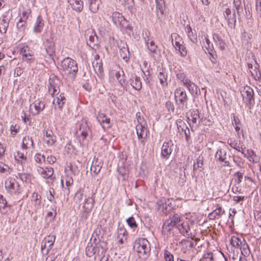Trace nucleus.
Segmentation results:
<instances>
[{
	"label": "nucleus",
	"instance_id": "0e129e2a",
	"mask_svg": "<svg viewBox=\"0 0 261 261\" xmlns=\"http://www.w3.org/2000/svg\"><path fill=\"white\" fill-rule=\"evenodd\" d=\"M36 163L41 164L45 161V156L40 153H36L34 156Z\"/></svg>",
	"mask_w": 261,
	"mask_h": 261
},
{
	"label": "nucleus",
	"instance_id": "c756f323",
	"mask_svg": "<svg viewBox=\"0 0 261 261\" xmlns=\"http://www.w3.org/2000/svg\"><path fill=\"white\" fill-rule=\"evenodd\" d=\"M21 147L23 150H32L34 148L32 137L25 136L22 139Z\"/></svg>",
	"mask_w": 261,
	"mask_h": 261
},
{
	"label": "nucleus",
	"instance_id": "f8f14e48",
	"mask_svg": "<svg viewBox=\"0 0 261 261\" xmlns=\"http://www.w3.org/2000/svg\"><path fill=\"white\" fill-rule=\"evenodd\" d=\"M215 159L219 161L223 166H230L229 160L230 156L227 154L226 149L220 148L217 151L215 155Z\"/></svg>",
	"mask_w": 261,
	"mask_h": 261
},
{
	"label": "nucleus",
	"instance_id": "f3484780",
	"mask_svg": "<svg viewBox=\"0 0 261 261\" xmlns=\"http://www.w3.org/2000/svg\"><path fill=\"white\" fill-rule=\"evenodd\" d=\"M110 76V79L116 80L121 87H124L125 86L124 73L122 69L112 70Z\"/></svg>",
	"mask_w": 261,
	"mask_h": 261
},
{
	"label": "nucleus",
	"instance_id": "72a5a7b5",
	"mask_svg": "<svg viewBox=\"0 0 261 261\" xmlns=\"http://www.w3.org/2000/svg\"><path fill=\"white\" fill-rule=\"evenodd\" d=\"M213 39L216 45L217 46L220 50H224L225 49V42L218 34L214 33L213 34Z\"/></svg>",
	"mask_w": 261,
	"mask_h": 261
},
{
	"label": "nucleus",
	"instance_id": "6e6d98bb",
	"mask_svg": "<svg viewBox=\"0 0 261 261\" xmlns=\"http://www.w3.org/2000/svg\"><path fill=\"white\" fill-rule=\"evenodd\" d=\"M243 179V173L241 172H237L233 175V181L234 184L237 185H239L242 182V179Z\"/></svg>",
	"mask_w": 261,
	"mask_h": 261
},
{
	"label": "nucleus",
	"instance_id": "20e7f679",
	"mask_svg": "<svg viewBox=\"0 0 261 261\" xmlns=\"http://www.w3.org/2000/svg\"><path fill=\"white\" fill-rule=\"evenodd\" d=\"M141 119L138 120V123L136 126V133L141 148L144 149L147 141V137L149 134L147 125L144 121L141 122Z\"/></svg>",
	"mask_w": 261,
	"mask_h": 261
},
{
	"label": "nucleus",
	"instance_id": "4be33fe9",
	"mask_svg": "<svg viewBox=\"0 0 261 261\" xmlns=\"http://www.w3.org/2000/svg\"><path fill=\"white\" fill-rule=\"evenodd\" d=\"M36 170L39 174H40L44 178H49L51 177L54 174V169L51 167H42L37 166H36Z\"/></svg>",
	"mask_w": 261,
	"mask_h": 261
},
{
	"label": "nucleus",
	"instance_id": "bf43d9fd",
	"mask_svg": "<svg viewBox=\"0 0 261 261\" xmlns=\"http://www.w3.org/2000/svg\"><path fill=\"white\" fill-rule=\"evenodd\" d=\"M7 202L6 200L4 198L3 195H0V212L2 213H6L5 207L7 206Z\"/></svg>",
	"mask_w": 261,
	"mask_h": 261
},
{
	"label": "nucleus",
	"instance_id": "58836bf2",
	"mask_svg": "<svg viewBox=\"0 0 261 261\" xmlns=\"http://www.w3.org/2000/svg\"><path fill=\"white\" fill-rule=\"evenodd\" d=\"M117 171L119 173L118 179L119 180H121L122 181H124L126 180L128 178V171L127 168H125L124 166H119L118 168Z\"/></svg>",
	"mask_w": 261,
	"mask_h": 261
},
{
	"label": "nucleus",
	"instance_id": "f257e3e1",
	"mask_svg": "<svg viewBox=\"0 0 261 261\" xmlns=\"http://www.w3.org/2000/svg\"><path fill=\"white\" fill-rule=\"evenodd\" d=\"M61 82L58 77L54 75L49 79L48 92L52 96L56 95L53 104L55 109L62 110L66 101V97L63 93L59 94Z\"/></svg>",
	"mask_w": 261,
	"mask_h": 261
},
{
	"label": "nucleus",
	"instance_id": "052dcab7",
	"mask_svg": "<svg viewBox=\"0 0 261 261\" xmlns=\"http://www.w3.org/2000/svg\"><path fill=\"white\" fill-rule=\"evenodd\" d=\"M176 77L182 83L184 86L190 80L186 76V74L182 72H179V73H177L176 74Z\"/></svg>",
	"mask_w": 261,
	"mask_h": 261
},
{
	"label": "nucleus",
	"instance_id": "f03ea898",
	"mask_svg": "<svg viewBox=\"0 0 261 261\" xmlns=\"http://www.w3.org/2000/svg\"><path fill=\"white\" fill-rule=\"evenodd\" d=\"M92 132L86 119L79 121L75 126V135L78 142L83 146H88L92 140Z\"/></svg>",
	"mask_w": 261,
	"mask_h": 261
},
{
	"label": "nucleus",
	"instance_id": "39448f33",
	"mask_svg": "<svg viewBox=\"0 0 261 261\" xmlns=\"http://www.w3.org/2000/svg\"><path fill=\"white\" fill-rule=\"evenodd\" d=\"M134 249L137 252L140 257L146 258L150 251V244L148 240L144 238H140L135 241Z\"/></svg>",
	"mask_w": 261,
	"mask_h": 261
},
{
	"label": "nucleus",
	"instance_id": "4d7b16f0",
	"mask_svg": "<svg viewBox=\"0 0 261 261\" xmlns=\"http://www.w3.org/2000/svg\"><path fill=\"white\" fill-rule=\"evenodd\" d=\"M228 144L233 148L235 149L238 151L241 152L243 150L242 146H240V144H238L237 142L235 140L230 139L228 140Z\"/></svg>",
	"mask_w": 261,
	"mask_h": 261
},
{
	"label": "nucleus",
	"instance_id": "e433bc0d",
	"mask_svg": "<svg viewBox=\"0 0 261 261\" xmlns=\"http://www.w3.org/2000/svg\"><path fill=\"white\" fill-rule=\"evenodd\" d=\"M130 84L133 88L136 90H140L142 88V83L139 77L132 75L130 79Z\"/></svg>",
	"mask_w": 261,
	"mask_h": 261
},
{
	"label": "nucleus",
	"instance_id": "473e14b6",
	"mask_svg": "<svg viewBox=\"0 0 261 261\" xmlns=\"http://www.w3.org/2000/svg\"><path fill=\"white\" fill-rule=\"evenodd\" d=\"M126 230L124 228L120 227L118 229L117 240L119 244H122L126 241Z\"/></svg>",
	"mask_w": 261,
	"mask_h": 261
},
{
	"label": "nucleus",
	"instance_id": "5701e85b",
	"mask_svg": "<svg viewBox=\"0 0 261 261\" xmlns=\"http://www.w3.org/2000/svg\"><path fill=\"white\" fill-rule=\"evenodd\" d=\"M119 48L120 56L127 61L129 58L130 55L127 44L125 42H121L119 45Z\"/></svg>",
	"mask_w": 261,
	"mask_h": 261
},
{
	"label": "nucleus",
	"instance_id": "5fc2aeb1",
	"mask_svg": "<svg viewBox=\"0 0 261 261\" xmlns=\"http://www.w3.org/2000/svg\"><path fill=\"white\" fill-rule=\"evenodd\" d=\"M28 23L27 21L22 20V19H19L16 24V28L19 32H24L27 29Z\"/></svg>",
	"mask_w": 261,
	"mask_h": 261
},
{
	"label": "nucleus",
	"instance_id": "c85d7f7f",
	"mask_svg": "<svg viewBox=\"0 0 261 261\" xmlns=\"http://www.w3.org/2000/svg\"><path fill=\"white\" fill-rule=\"evenodd\" d=\"M97 119L102 128L104 129L110 127V119L108 118L105 114H99L97 117Z\"/></svg>",
	"mask_w": 261,
	"mask_h": 261
},
{
	"label": "nucleus",
	"instance_id": "69168bd1",
	"mask_svg": "<svg viewBox=\"0 0 261 261\" xmlns=\"http://www.w3.org/2000/svg\"><path fill=\"white\" fill-rule=\"evenodd\" d=\"M225 19H227L228 24L229 25H235L236 23V18L235 13L231 14L230 15L228 16V17H225Z\"/></svg>",
	"mask_w": 261,
	"mask_h": 261
},
{
	"label": "nucleus",
	"instance_id": "a211bd4d",
	"mask_svg": "<svg viewBox=\"0 0 261 261\" xmlns=\"http://www.w3.org/2000/svg\"><path fill=\"white\" fill-rule=\"evenodd\" d=\"M45 108L43 101L38 99L30 106V112L34 116L38 115Z\"/></svg>",
	"mask_w": 261,
	"mask_h": 261
},
{
	"label": "nucleus",
	"instance_id": "e2e57ef3",
	"mask_svg": "<svg viewBox=\"0 0 261 261\" xmlns=\"http://www.w3.org/2000/svg\"><path fill=\"white\" fill-rule=\"evenodd\" d=\"M203 165V159L202 158L199 157L197 160L196 163H194L193 165L194 171H196L198 168H202Z\"/></svg>",
	"mask_w": 261,
	"mask_h": 261
},
{
	"label": "nucleus",
	"instance_id": "37998d69",
	"mask_svg": "<svg viewBox=\"0 0 261 261\" xmlns=\"http://www.w3.org/2000/svg\"><path fill=\"white\" fill-rule=\"evenodd\" d=\"M243 238H240L238 236H233L231 237L230 240V244L233 247L238 249L242 244Z\"/></svg>",
	"mask_w": 261,
	"mask_h": 261
},
{
	"label": "nucleus",
	"instance_id": "cd10ccee",
	"mask_svg": "<svg viewBox=\"0 0 261 261\" xmlns=\"http://www.w3.org/2000/svg\"><path fill=\"white\" fill-rule=\"evenodd\" d=\"M10 18L7 15H2L0 18V32L5 34L9 25Z\"/></svg>",
	"mask_w": 261,
	"mask_h": 261
},
{
	"label": "nucleus",
	"instance_id": "2f4dec72",
	"mask_svg": "<svg viewBox=\"0 0 261 261\" xmlns=\"http://www.w3.org/2000/svg\"><path fill=\"white\" fill-rule=\"evenodd\" d=\"M68 2L73 10L79 12L83 10L84 2L82 0H68Z\"/></svg>",
	"mask_w": 261,
	"mask_h": 261
},
{
	"label": "nucleus",
	"instance_id": "79ce46f5",
	"mask_svg": "<svg viewBox=\"0 0 261 261\" xmlns=\"http://www.w3.org/2000/svg\"><path fill=\"white\" fill-rule=\"evenodd\" d=\"M223 213L224 211H222V207L221 206H219L209 214L208 217L210 219L214 220L216 218H219Z\"/></svg>",
	"mask_w": 261,
	"mask_h": 261
},
{
	"label": "nucleus",
	"instance_id": "ddd939ff",
	"mask_svg": "<svg viewBox=\"0 0 261 261\" xmlns=\"http://www.w3.org/2000/svg\"><path fill=\"white\" fill-rule=\"evenodd\" d=\"M19 54L23 61L31 63L35 60L34 52L28 45L23 46L20 49Z\"/></svg>",
	"mask_w": 261,
	"mask_h": 261
},
{
	"label": "nucleus",
	"instance_id": "680f3d73",
	"mask_svg": "<svg viewBox=\"0 0 261 261\" xmlns=\"http://www.w3.org/2000/svg\"><path fill=\"white\" fill-rule=\"evenodd\" d=\"M242 153L244 155V157L247 158L251 162L254 161L253 155H254V152L252 150H247L246 152L243 150L241 151Z\"/></svg>",
	"mask_w": 261,
	"mask_h": 261
},
{
	"label": "nucleus",
	"instance_id": "c03bdc74",
	"mask_svg": "<svg viewBox=\"0 0 261 261\" xmlns=\"http://www.w3.org/2000/svg\"><path fill=\"white\" fill-rule=\"evenodd\" d=\"M168 219L173 227L176 226L177 225L181 222V217L177 214L170 216Z\"/></svg>",
	"mask_w": 261,
	"mask_h": 261
},
{
	"label": "nucleus",
	"instance_id": "f704fd0d",
	"mask_svg": "<svg viewBox=\"0 0 261 261\" xmlns=\"http://www.w3.org/2000/svg\"><path fill=\"white\" fill-rule=\"evenodd\" d=\"M167 73L165 69H160L158 74V79L163 87L167 86Z\"/></svg>",
	"mask_w": 261,
	"mask_h": 261
},
{
	"label": "nucleus",
	"instance_id": "7ed1b4c3",
	"mask_svg": "<svg viewBox=\"0 0 261 261\" xmlns=\"http://www.w3.org/2000/svg\"><path fill=\"white\" fill-rule=\"evenodd\" d=\"M96 241L94 239V244L91 241L88 243L86 248V254L89 257L94 255L95 259H99L104 256L107 251V244L103 241L95 242Z\"/></svg>",
	"mask_w": 261,
	"mask_h": 261
},
{
	"label": "nucleus",
	"instance_id": "a19ab883",
	"mask_svg": "<svg viewBox=\"0 0 261 261\" xmlns=\"http://www.w3.org/2000/svg\"><path fill=\"white\" fill-rule=\"evenodd\" d=\"M89 8L90 11L92 13H96L99 9V0H88Z\"/></svg>",
	"mask_w": 261,
	"mask_h": 261
},
{
	"label": "nucleus",
	"instance_id": "b1692460",
	"mask_svg": "<svg viewBox=\"0 0 261 261\" xmlns=\"http://www.w3.org/2000/svg\"><path fill=\"white\" fill-rule=\"evenodd\" d=\"M56 237L54 235H49L44 238L42 240L41 244V251L42 255H45V251L46 250L47 243H50V245L54 244L55 241Z\"/></svg>",
	"mask_w": 261,
	"mask_h": 261
},
{
	"label": "nucleus",
	"instance_id": "9d476101",
	"mask_svg": "<svg viewBox=\"0 0 261 261\" xmlns=\"http://www.w3.org/2000/svg\"><path fill=\"white\" fill-rule=\"evenodd\" d=\"M171 40L172 44L175 49L179 51L181 56L185 57L187 54V51L181 37L178 34L174 33L171 35Z\"/></svg>",
	"mask_w": 261,
	"mask_h": 261
},
{
	"label": "nucleus",
	"instance_id": "dca6fc26",
	"mask_svg": "<svg viewBox=\"0 0 261 261\" xmlns=\"http://www.w3.org/2000/svg\"><path fill=\"white\" fill-rule=\"evenodd\" d=\"M5 187L11 195H18L21 192L19 185L14 179L7 180L5 182Z\"/></svg>",
	"mask_w": 261,
	"mask_h": 261
},
{
	"label": "nucleus",
	"instance_id": "bb28decb",
	"mask_svg": "<svg viewBox=\"0 0 261 261\" xmlns=\"http://www.w3.org/2000/svg\"><path fill=\"white\" fill-rule=\"evenodd\" d=\"M44 20L40 15L38 16L33 26V32L36 34L40 33L44 28Z\"/></svg>",
	"mask_w": 261,
	"mask_h": 261
},
{
	"label": "nucleus",
	"instance_id": "1a4fd4ad",
	"mask_svg": "<svg viewBox=\"0 0 261 261\" xmlns=\"http://www.w3.org/2000/svg\"><path fill=\"white\" fill-rule=\"evenodd\" d=\"M94 200L91 197L85 198L80 212L81 218L86 220L89 217L94 206Z\"/></svg>",
	"mask_w": 261,
	"mask_h": 261
},
{
	"label": "nucleus",
	"instance_id": "338daca9",
	"mask_svg": "<svg viewBox=\"0 0 261 261\" xmlns=\"http://www.w3.org/2000/svg\"><path fill=\"white\" fill-rule=\"evenodd\" d=\"M164 258L165 261H174L173 255L167 250H164Z\"/></svg>",
	"mask_w": 261,
	"mask_h": 261
},
{
	"label": "nucleus",
	"instance_id": "3c124183",
	"mask_svg": "<svg viewBox=\"0 0 261 261\" xmlns=\"http://www.w3.org/2000/svg\"><path fill=\"white\" fill-rule=\"evenodd\" d=\"M16 177L19 178L23 182H29L31 179V175L27 173H18Z\"/></svg>",
	"mask_w": 261,
	"mask_h": 261
},
{
	"label": "nucleus",
	"instance_id": "4c0bfd02",
	"mask_svg": "<svg viewBox=\"0 0 261 261\" xmlns=\"http://www.w3.org/2000/svg\"><path fill=\"white\" fill-rule=\"evenodd\" d=\"M31 202L35 209H39L41 204V196L38 193L34 192L31 196Z\"/></svg>",
	"mask_w": 261,
	"mask_h": 261
},
{
	"label": "nucleus",
	"instance_id": "7c9ffc66",
	"mask_svg": "<svg viewBox=\"0 0 261 261\" xmlns=\"http://www.w3.org/2000/svg\"><path fill=\"white\" fill-rule=\"evenodd\" d=\"M184 86L193 96L197 95L198 92L200 93V89L198 88V86L190 80H189Z\"/></svg>",
	"mask_w": 261,
	"mask_h": 261
},
{
	"label": "nucleus",
	"instance_id": "de8ad7c7",
	"mask_svg": "<svg viewBox=\"0 0 261 261\" xmlns=\"http://www.w3.org/2000/svg\"><path fill=\"white\" fill-rule=\"evenodd\" d=\"M15 160L18 164H20L22 166L25 164L27 162V156L24 155L23 153H21L19 151L17 152L16 154L15 155Z\"/></svg>",
	"mask_w": 261,
	"mask_h": 261
},
{
	"label": "nucleus",
	"instance_id": "0eeeda50",
	"mask_svg": "<svg viewBox=\"0 0 261 261\" xmlns=\"http://www.w3.org/2000/svg\"><path fill=\"white\" fill-rule=\"evenodd\" d=\"M61 67L65 73L72 74L74 76L78 71L77 63L70 58L67 57L61 62Z\"/></svg>",
	"mask_w": 261,
	"mask_h": 261
},
{
	"label": "nucleus",
	"instance_id": "6e6552de",
	"mask_svg": "<svg viewBox=\"0 0 261 261\" xmlns=\"http://www.w3.org/2000/svg\"><path fill=\"white\" fill-rule=\"evenodd\" d=\"M241 94L244 102L249 109H251L255 103L253 89L248 86L245 87L241 91Z\"/></svg>",
	"mask_w": 261,
	"mask_h": 261
},
{
	"label": "nucleus",
	"instance_id": "603ef678",
	"mask_svg": "<svg viewBox=\"0 0 261 261\" xmlns=\"http://www.w3.org/2000/svg\"><path fill=\"white\" fill-rule=\"evenodd\" d=\"M30 17H31V9L29 8L23 9L22 11V14L20 16L19 19H22V20L27 21Z\"/></svg>",
	"mask_w": 261,
	"mask_h": 261
},
{
	"label": "nucleus",
	"instance_id": "864d4df0",
	"mask_svg": "<svg viewBox=\"0 0 261 261\" xmlns=\"http://www.w3.org/2000/svg\"><path fill=\"white\" fill-rule=\"evenodd\" d=\"M84 196V191L82 189L79 190L74 195V201L76 203H81Z\"/></svg>",
	"mask_w": 261,
	"mask_h": 261
},
{
	"label": "nucleus",
	"instance_id": "a878e982",
	"mask_svg": "<svg viewBox=\"0 0 261 261\" xmlns=\"http://www.w3.org/2000/svg\"><path fill=\"white\" fill-rule=\"evenodd\" d=\"M173 200L168 199L164 202L162 203L159 206V209H161L163 213L167 214L170 212L173 207Z\"/></svg>",
	"mask_w": 261,
	"mask_h": 261
},
{
	"label": "nucleus",
	"instance_id": "c9c22d12",
	"mask_svg": "<svg viewBox=\"0 0 261 261\" xmlns=\"http://www.w3.org/2000/svg\"><path fill=\"white\" fill-rule=\"evenodd\" d=\"M92 66L95 73L97 74L98 76L100 77L101 76L103 71L102 61H93Z\"/></svg>",
	"mask_w": 261,
	"mask_h": 261
},
{
	"label": "nucleus",
	"instance_id": "13d9d810",
	"mask_svg": "<svg viewBox=\"0 0 261 261\" xmlns=\"http://www.w3.org/2000/svg\"><path fill=\"white\" fill-rule=\"evenodd\" d=\"M155 3L156 10L160 11L161 14H163L165 7V2L164 0H155Z\"/></svg>",
	"mask_w": 261,
	"mask_h": 261
},
{
	"label": "nucleus",
	"instance_id": "774afa93",
	"mask_svg": "<svg viewBox=\"0 0 261 261\" xmlns=\"http://www.w3.org/2000/svg\"><path fill=\"white\" fill-rule=\"evenodd\" d=\"M97 42V37L94 34L89 36V40L87 41V44L90 46L95 45Z\"/></svg>",
	"mask_w": 261,
	"mask_h": 261
},
{
	"label": "nucleus",
	"instance_id": "9b49d317",
	"mask_svg": "<svg viewBox=\"0 0 261 261\" xmlns=\"http://www.w3.org/2000/svg\"><path fill=\"white\" fill-rule=\"evenodd\" d=\"M176 103L180 108L183 109L187 105L188 98L185 90L181 87L176 89L174 92Z\"/></svg>",
	"mask_w": 261,
	"mask_h": 261
},
{
	"label": "nucleus",
	"instance_id": "6ab92c4d",
	"mask_svg": "<svg viewBox=\"0 0 261 261\" xmlns=\"http://www.w3.org/2000/svg\"><path fill=\"white\" fill-rule=\"evenodd\" d=\"M173 147V143L171 140L165 142L162 147L161 156L167 160L169 158Z\"/></svg>",
	"mask_w": 261,
	"mask_h": 261
},
{
	"label": "nucleus",
	"instance_id": "393cba45",
	"mask_svg": "<svg viewBox=\"0 0 261 261\" xmlns=\"http://www.w3.org/2000/svg\"><path fill=\"white\" fill-rule=\"evenodd\" d=\"M102 165L103 163L101 160L94 157L92 163L91 171L93 172L95 174H98L102 168Z\"/></svg>",
	"mask_w": 261,
	"mask_h": 261
},
{
	"label": "nucleus",
	"instance_id": "a18cd8bd",
	"mask_svg": "<svg viewBox=\"0 0 261 261\" xmlns=\"http://www.w3.org/2000/svg\"><path fill=\"white\" fill-rule=\"evenodd\" d=\"M185 31L190 40L193 42H197V35L196 34H193L192 29L190 25H187L185 28Z\"/></svg>",
	"mask_w": 261,
	"mask_h": 261
},
{
	"label": "nucleus",
	"instance_id": "2eb2a0df",
	"mask_svg": "<svg viewBox=\"0 0 261 261\" xmlns=\"http://www.w3.org/2000/svg\"><path fill=\"white\" fill-rule=\"evenodd\" d=\"M44 44L46 54L50 57L53 56L55 53V43L54 41V37L51 34L45 38Z\"/></svg>",
	"mask_w": 261,
	"mask_h": 261
},
{
	"label": "nucleus",
	"instance_id": "aec40b11",
	"mask_svg": "<svg viewBox=\"0 0 261 261\" xmlns=\"http://www.w3.org/2000/svg\"><path fill=\"white\" fill-rule=\"evenodd\" d=\"M178 230L180 233L184 237L190 238H192V234L190 226L187 222H182L178 225Z\"/></svg>",
	"mask_w": 261,
	"mask_h": 261
},
{
	"label": "nucleus",
	"instance_id": "412c9836",
	"mask_svg": "<svg viewBox=\"0 0 261 261\" xmlns=\"http://www.w3.org/2000/svg\"><path fill=\"white\" fill-rule=\"evenodd\" d=\"M189 123L191 126L193 127L195 125H197L200 123L201 118L199 111L197 110H193L191 112L190 116L188 118Z\"/></svg>",
	"mask_w": 261,
	"mask_h": 261
},
{
	"label": "nucleus",
	"instance_id": "ea45409f",
	"mask_svg": "<svg viewBox=\"0 0 261 261\" xmlns=\"http://www.w3.org/2000/svg\"><path fill=\"white\" fill-rule=\"evenodd\" d=\"M258 68V64L256 62H255L254 67L252 69V70L250 69V71H249L252 77L256 81H258L261 78V72L259 70Z\"/></svg>",
	"mask_w": 261,
	"mask_h": 261
},
{
	"label": "nucleus",
	"instance_id": "4468645a",
	"mask_svg": "<svg viewBox=\"0 0 261 261\" xmlns=\"http://www.w3.org/2000/svg\"><path fill=\"white\" fill-rule=\"evenodd\" d=\"M43 140L48 146H53L57 141V137L49 127H45L43 132Z\"/></svg>",
	"mask_w": 261,
	"mask_h": 261
},
{
	"label": "nucleus",
	"instance_id": "09e8293b",
	"mask_svg": "<svg viewBox=\"0 0 261 261\" xmlns=\"http://www.w3.org/2000/svg\"><path fill=\"white\" fill-rule=\"evenodd\" d=\"M205 40V43H204V46L207 49V50L210 53L211 51H213L214 50V46L213 44L211 42L210 40L208 38V35L205 34L203 36V38L202 39V41H204Z\"/></svg>",
	"mask_w": 261,
	"mask_h": 261
},
{
	"label": "nucleus",
	"instance_id": "8fccbe9b",
	"mask_svg": "<svg viewBox=\"0 0 261 261\" xmlns=\"http://www.w3.org/2000/svg\"><path fill=\"white\" fill-rule=\"evenodd\" d=\"M174 227L167 219L165 221L162 226L163 233L166 234L170 232Z\"/></svg>",
	"mask_w": 261,
	"mask_h": 261
},
{
	"label": "nucleus",
	"instance_id": "49530a36",
	"mask_svg": "<svg viewBox=\"0 0 261 261\" xmlns=\"http://www.w3.org/2000/svg\"><path fill=\"white\" fill-rule=\"evenodd\" d=\"M238 249L241 250V253L244 256L248 255L250 253L249 246L244 239H243L242 244H241L240 247Z\"/></svg>",
	"mask_w": 261,
	"mask_h": 261
},
{
	"label": "nucleus",
	"instance_id": "423d86ee",
	"mask_svg": "<svg viewBox=\"0 0 261 261\" xmlns=\"http://www.w3.org/2000/svg\"><path fill=\"white\" fill-rule=\"evenodd\" d=\"M111 18L114 24L121 30L130 31L132 30L131 27L129 25L128 22L120 13L118 12H113Z\"/></svg>",
	"mask_w": 261,
	"mask_h": 261
}]
</instances>
